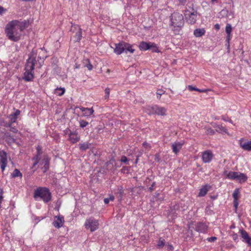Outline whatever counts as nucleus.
Masks as SVG:
<instances>
[{
    "label": "nucleus",
    "instance_id": "obj_62",
    "mask_svg": "<svg viewBox=\"0 0 251 251\" xmlns=\"http://www.w3.org/2000/svg\"><path fill=\"white\" fill-rule=\"evenodd\" d=\"M233 239L235 240V236H234V235H233Z\"/></svg>",
    "mask_w": 251,
    "mask_h": 251
},
{
    "label": "nucleus",
    "instance_id": "obj_17",
    "mask_svg": "<svg viewBox=\"0 0 251 251\" xmlns=\"http://www.w3.org/2000/svg\"><path fill=\"white\" fill-rule=\"evenodd\" d=\"M248 176L245 174L236 172V181H238L240 183H244L247 181Z\"/></svg>",
    "mask_w": 251,
    "mask_h": 251
},
{
    "label": "nucleus",
    "instance_id": "obj_38",
    "mask_svg": "<svg viewBox=\"0 0 251 251\" xmlns=\"http://www.w3.org/2000/svg\"><path fill=\"white\" fill-rule=\"evenodd\" d=\"M110 90L109 88H106L105 89V95L104 96L105 99H108L109 97Z\"/></svg>",
    "mask_w": 251,
    "mask_h": 251
},
{
    "label": "nucleus",
    "instance_id": "obj_1",
    "mask_svg": "<svg viewBox=\"0 0 251 251\" xmlns=\"http://www.w3.org/2000/svg\"><path fill=\"white\" fill-rule=\"evenodd\" d=\"M26 27L25 22L14 20L9 22L6 26L5 33L8 38L12 41L17 42L20 40L22 32Z\"/></svg>",
    "mask_w": 251,
    "mask_h": 251
},
{
    "label": "nucleus",
    "instance_id": "obj_47",
    "mask_svg": "<svg viewBox=\"0 0 251 251\" xmlns=\"http://www.w3.org/2000/svg\"><path fill=\"white\" fill-rule=\"evenodd\" d=\"M207 133L208 134H213L214 133V131L213 129L210 128L207 129Z\"/></svg>",
    "mask_w": 251,
    "mask_h": 251
},
{
    "label": "nucleus",
    "instance_id": "obj_14",
    "mask_svg": "<svg viewBox=\"0 0 251 251\" xmlns=\"http://www.w3.org/2000/svg\"><path fill=\"white\" fill-rule=\"evenodd\" d=\"M76 108H78L82 112V115L84 117H89L91 115H92L94 112V110L93 108H85L83 107H76Z\"/></svg>",
    "mask_w": 251,
    "mask_h": 251
},
{
    "label": "nucleus",
    "instance_id": "obj_30",
    "mask_svg": "<svg viewBox=\"0 0 251 251\" xmlns=\"http://www.w3.org/2000/svg\"><path fill=\"white\" fill-rule=\"evenodd\" d=\"M84 61L85 62L84 63H86L84 66L86 67L89 71H91L93 68V66L92 64L90 63V59L88 58L86 59L85 60H84Z\"/></svg>",
    "mask_w": 251,
    "mask_h": 251
},
{
    "label": "nucleus",
    "instance_id": "obj_59",
    "mask_svg": "<svg viewBox=\"0 0 251 251\" xmlns=\"http://www.w3.org/2000/svg\"><path fill=\"white\" fill-rule=\"evenodd\" d=\"M194 223H195L194 222H192L191 223H190L189 226V228H190L191 225H193Z\"/></svg>",
    "mask_w": 251,
    "mask_h": 251
},
{
    "label": "nucleus",
    "instance_id": "obj_48",
    "mask_svg": "<svg viewBox=\"0 0 251 251\" xmlns=\"http://www.w3.org/2000/svg\"><path fill=\"white\" fill-rule=\"evenodd\" d=\"M5 9L1 6H0V14L3 13L4 11H5Z\"/></svg>",
    "mask_w": 251,
    "mask_h": 251
},
{
    "label": "nucleus",
    "instance_id": "obj_50",
    "mask_svg": "<svg viewBox=\"0 0 251 251\" xmlns=\"http://www.w3.org/2000/svg\"><path fill=\"white\" fill-rule=\"evenodd\" d=\"M108 199H109L110 201H113L114 200L115 197L113 195H110L109 198H108Z\"/></svg>",
    "mask_w": 251,
    "mask_h": 251
},
{
    "label": "nucleus",
    "instance_id": "obj_25",
    "mask_svg": "<svg viewBox=\"0 0 251 251\" xmlns=\"http://www.w3.org/2000/svg\"><path fill=\"white\" fill-rule=\"evenodd\" d=\"M216 130L220 133L226 132V129L221 125H216L214 126Z\"/></svg>",
    "mask_w": 251,
    "mask_h": 251
},
{
    "label": "nucleus",
    "instance_id": "obj_55",
    "mask_svg": "<svg viewBox=\"0 0 251 251\" xmlns=\"http://www.w3.org/2000/svg\"><path fill=\"white\" fill-rule=\"evenodd\" d=\"M228 118H226L225 116H222V119L223 120L225 121H227Z\"/></svg>",
    "mask_w": 251,
    "mask_h": 251
},
{
    "label": "nucleus",
    "instance_id": "obj_35",
    "mask_svg": "<svg viewBox=\"0 0 251 251\" xmlns=\"http://www.w3.org/2000/svg\"><path fill=\"white\" fill-rule=\"evenodd\" d=\"M165 91L162 89H157L156 91L157 98L159 100L160 99L161 96L164 94Z\"/></svg>",
    "mask_w": 251,
    "mask_h": 251
},
{
    "label": "nucleus",
    "instance_id": "obj_9",
    "mask_svg": "<svg viewBox=\"0 0 251 251\" xmlns=\"http://www.w3.org/2000/svg\"><path fill=\"white\" fill-rule=\"evenodd\" d=\"M185 141L183 140L180 141H176L172 144V149L173 152L177 154L181 150L182 146L184 145Z\"/></svg>",
    "mask_w": 251,
    "mask_h": 251
},
{
    "label": "nucleus",
    "instance_id": "obj_41",
    "mask_svg": "<svg viewBox=\"0 0 251 251\" xmlns=\"http://www.w3.org/2000/svg\"><path fill=\"white\" fill-rule=\"evenodd\" d=\"M216 240H217V237H208L206 239L207 241L210 242H214Z\"/></svg>",
    "mask_w": 251,
    "mask_h": 251
},
{
    "label": "nucleus",
    "instance_id": "obj_2",
    "mask_svg": "<svg viewBox=\"0 0 251 251\" xmlns=\"http://www.w3.org/2000/svg\"><path fill=\"white\" fill-rule=\"evenodd\" d=\"M184 25V17L182 14L178 12H174L170 16V26H172V30L176 34H178Z\"/></svg>",
    "mask_w": 251,
    "mask_h": 251
},
{
    "label": "nucleus",
    "instance_id": "obj_51",
    "mask_svg": "<svg viewBox=\"0 0 251 251\" xmlns=\"http://www.w3.org/2000/svg\"><path fill=\"white\" fill-rule=\"evenodd\" d=\"M109 199L108 198H105L104 199V202L105 204H108L109 202Z\"/></svg>",
    "mask_w": 251,
    "mask_h": 251
},
{
    "label": "nucleus",
    "instance_id": "obj_44",
    "mask_svg": "<svg viewBox=\"0 0 251 251\" xmlns=\"http://www.w3.org/2000/svg\"><path fill=\"white\" fill-rule=\"evenodd\" d=\"M3 200L2 192H0V207H1V204Z\"/></svg>",
    "mask_w": 251,
    "mask_h": 251
},
{
    "label": "nucleus",
    "instance_id": "obj_13",
    "mask_svg": "<svg viewBox=\"0 0 251 251\" xmlns=\"http://www.w3.org/2000/svg\"><path fill=\"white\" fill-rule=\"evenodd\" d=\"M80 137L76 131H72L70 130L69 133V140L72 144L76 143L79 141Z\"/></svg>",
    "mask_w": 251,
    "mask_h": 251
},
{
    "label": "nucleus",
    "instance_id": "obj_33",
    "mask_svg": "<svg viewBox=\"0 0 251 251\" xmlns=\"http://www.w3.org/2000/svg\"><path fill=\"white\" fill-rule=\"evenodd\" d=\"M82 32H81V29L80 28H79V30L78 32H77L75 34V37H76V41H79L82 37Z\"/></svg>",
    "mask_w": 251,
    "mask_h": 251
},
{
    "label": "nucleus",
    "instance_id": "obj_5",
    "mask_svg": "<svg viewBox=\"0 0 251 251\" xmlns=\"http://www.w3.org/2000/svg\"><path fill=\"white\" fill-rule=\"evenodd\" d=\"M115 47L114 52L117 55H120L124 52L126 53L127 51L133 53L135 51L132 45L124 41L115 44Z\"/></svg>",
    "mask_w": 251,
    "mask_h": 251
},
{
    "label": "nucleus",
    "instance_id": "obj_29",
    "mask_svg": "<svg viewBox=\"0 0 251 251\" xmlns=\"http://www.w3.org/2000/svg\"><path fill=\"white\" fill-rule=\"evenodd\" d=\"M165 243V239L161 237L159 238V240L157 242V248H158V249L162 248L164 246Z\"/></svg>",
    "mask_w": 251,
    "mask_h": 251
},
{
    "label": "nucleus",
    "instance_id": "obj_24",
    "mask_svg": "<svg viewBox=\"0 0 251 251\" xmlns=\"http://www.w3.org/2000/svg\"><path fill=\"white\" fill-rule=\"evenodd\" d=\"M224 175L225 176H226V178L231 179H235V172L225 171L224 173Z\"/></svg>",
    "mask_w": 251,
    "mask_h": 251
},
{
    "label": "nucleus",
    "instance_id": "obj_20",
    "mask_svg": "<svg viewBox=\"0 0 251 251\" xmlns=\"http://www.w3.org/2000/svg\"><path fill=\"white\" fill-rule=\"evenodd\" d=\"M197 12H193L190 14L189 16L187 17V21L191 24H194L196 23L197 21Z\"/></svg>",
    "mask_w": 251,
    "mask_h": 251
},
{
    "label": "nucleus",
    "instance_id": "obj_57",
    "mask_svg": "<svg viewBox=\"0 0 251 251\" xmlns=\"http://www.w3.org/2000/svg\"><path fill=\"white\" fill-rule=\"evenodd\" d=\"M179 1L180 3L184 4L186 2V0H179Z\"/></svg>",
    "mask_w": 251,
    "mask_h": 251
},
{
    "label": "nucleus",
    "instance_id": "obj_12",
    "mask_svg": "<svg viewBox=\"0 0 251 251\" xmlns=\"http://www.w3.org/2000/svg\"><path fill=\"white\" fill-rule=\"evenodd\" d=\"M64 223V217L62 216H55L52 223L53 226L57 228L62 227Z\"/></svg>",
    "mask_w": 251,
    "mask_h": 251
},
{
    "label": "nucleus",
    "instance_id": "obj_18",
    "mask_svg": "<svg viewBox=\"0 0 251 251\" xmlns=\"http://www.w3.org/2000/svg\"><path fill=\"white\" fill-rule=\"evenodd\" d=\"M210 188L211 186L208 184L202 186L200 190V192L198 194L199 197H204L205 196Z\"/></svg>",
    "mask_w": 251,
    "mask_h": 251
},
{
    "label": "nucleus",
    "instance_id": "obj_37",
    "mask_svg": "<svg viewBox=\"0 0 251 251\" xmlns=\"http://www.w3.org/2000/svg\"><path fill=\"white\" fill-rule=\"evenodd\" d=\"M143 146L148 151H149L151 149V145L146 142H145L143 143Z\"/></svg>",
    "mask_w": 251,
    "mask_h": 251
},
{
    "label": "nucleus",
    "instance_id": "obj_42",
    "mask_svg": "<svg viewBox=\"0 0 251 251\" xmlns=\"http://www.w3.org/2000/svg\"><path fill=\"white\" fill-rule=\"evenodd\" d=\"M11 124H10L9 126L10 127V130L14 133H17L18 132V129L15 127L11 126Z\"/></svg>",
    "mask_w": 251,
    "mask_h": 251
},
{
    "label": "nucleus",
    "instance_id": "obj_23",
    "mask_svg": "<svg viewBox=\"0 0 251 251\" xmlns=\"http://www.w3.org/2000/svg\"><path fill=\"white\" fill-rule=\"evenodd\" d=\"M187 88L190 91H196L200 93H205L208 91L207 89H200L192 85H188Z\"/></svg>",
    "mask_w": 251,
    "mask_h": 251
},
{
    "label": "nucleus",
    "instance_id": "obj_27",
    "mask_svg": "<svg viewBox=\"0 0 251 251\" xmlns=\"http://www.w3.org/2000/svg\"><path fill=\"white\" fill-rule=\"evenodd\" d=\"M65 92V89L64 88H57L54 90V94L58 96H62Z\"/></svg>",
    "mask_w": 251,
    "mask_h": 251
},
{
    "label": "nucleus",
    "instance_id": "obj_49",
    "mask_svg": "<svg viewBox=\"0 0 251 251\" xmlns=\"http://www.w3.org/2000/svg\"><path fill=\"white\" fill-rule=\"evenodd\" d=\"M41 150V148L40 146H38L37 148V151L38 152V155L39 156V154L40 153V151Z\"/></svg>",
    "mask_w": 251,
    "mask_h": 251
},
{
    "label": "nucleus",
    "instance_id": "obj_40",
    "mask_svg": "<svg viewBox=\"0 0 251 251\" xmlns=\"http://www.w3.org/2000/svg\"><path fill=\"white\" fill-rule=\"evenodd\" d=\"M33 159L35 160V162L33 164V167H35L39 162V157L38 155H37L36 157L33 158Z\"/></svg>",
    "mask_w": 251,
    "mask_h": 251
},
{
    "label": "nucleus",
    "instance_id": "obj_19",
    "mask_svg": "<svg viewBox=\"0 0 251 251\" xmlns=\"http://www.w3.org/2000/svg\"><path fill=\"white\" fill-rule=\"evenodd\" d=\"M20 110L17 109L13 114H11L9 115L10 124L16 123L18 119V116L20 114Z\"/></svg>",
    "mask_w": 251,
    "mask_h": 251
},
{
    "label": "nucleus",
    "instance_id": "obj_53",
    "mask_svg": "<svg viewBox=\"0 0 251 251\" xmlns=\"http://www.w3.org/2000/svg\"><path fill=\"white\" fill-rule=\"evenodd\" d=\"M230 39V34H227L226 41L228 43Z\"/></svg>",
    "mask_w": 251,
    "mask_h": 251
},
{
    "label": "nucleus",
    "instance_id": "obj_43",
    "mask_svg": "<svg viewBox=\"0 0 251 251\" xmlns=\"http://www.w3.org/2000/svg\"><path fill=\"white\" fill-rule=\"evenodd\" d=\"M235 196H236V195H235V190H234L233 193H232V197L233 198V206L235 208Z\"/></svg>",
    "mask_w": 251,
    "mask_h": 251
},
{
    "label": "nucleus",
    "instance_id": "obj_28",
    "mask_svg": "<svg viewBox=\"0 0 251 251\" xmlns=\"http://www.w3.org/2000/svg\"><path fill=\"white\" fill-rule=\"evenodd\" d=\"M79 146L80 150L82 151H84L89 148L90 144L88 143H84L82 144H79Z\"/></svg>",
    "mask_w": 251,
    "mask_h": 251
},
{
    "label": "nucleus",
    "instance_id": "obj_52",
    "mask_svg": "<svg viewBox=\"0 0 251 251\" xmlns=\"http://www.w3.org/2000/svg\"><path fill=\"white\" fill-rule=\"evenodd\" d=\"M239 189H236V200L238 199L239 198Z\"/></svg>",
    "mask_w": 251,
    "mask_h": 251
},
{
    "label": "nucleus",
    "instance_id": "obj_21",
    "mask_svg": "<svg viewBox=\"0 0 251 251\" xmlns=\"http://www.w3.org/2000/svg\"><path fill=\"white\" fill-rule=\"evenodd\" d=\"M151 44V43H147L144 41H142L140 43L139 45V48L140 50L146 51L150 49Z\"/></svg>",
    "mask_w": 251,
    "mask_h": 251
},
{
    "label": "nucleus",
    "instance_id": "obj_56",
    "mask_svg": "<svg viewBox=\"0 0 251 251\" xmlns=\"http://www.w3.org/2000/svg\"><path fill=\"white\" fill-rule=\"evenodd\" d=\"M168 249L170 251H173L174 250V247L172 245H169Z\"/></svg>",
    "mask_w": 251,
    "mask_h": 251
},
{
    "label": "nucleus",
    "instance_id": "obj_39",
    "mask_svg": "<svg viewBox=\"0 0 251 251\" xmlns=\"http://www.w3.org/2000/svg\"><path fill=\"white\" fill-rule=\"evenodd\" d=\"M120 161L121 162L128 164V159H127V157L125 155H123L121 157Z\"/></svg>",
    "mask_w": 251,
    "mask_h": 251
},
{
    "label": "nucleus",
    "instance_id": "obj_36",
    "mask_svg": "<svg viewBox=\"0 0 251 251\" xmlns=\"http://www.w3.org/2000/svg\"><path fill=\"white\" fill-rule=\"evenodd\" d=\"M231 30H232V27H231V25L229 24H226V31L227 34H230Z\"/></svg>",
    "mask_w": 251,
    "mask_h": 251
},
{
    "label": "nucleus",
    "instance_id": "obj_46",
    "mask_svg": "<svg viewBox=\"0 0 251 251\" xmlns=\"http://www.w3.org/2000/svg\"><path fill=\"white\" fill-rule=\"evenodd\" d=\"M7 142L8 143H14L15 142V139L13 138H9L7 139Z\"/></svg>",
    "mask_w": 251,
    "mask_h": 251
},
{
    "label": "nucleus",
    "instance_id": "obj_32",
    "mask_svg": "<svg viewBox=\"0 0 251 251\" xmlns=\"http://www.w3.org/2000/svg\"><path fill=\"white\" fill-rule=\"evenodd\" d=\"M12 176L14 177H18V176L22 177V174L19 170L16 169L14 170V171H13V172L12 173Z\"/></svg>",
    "mask_w": 251,
    "mask_h": 251
},
{
    "label": "nucleus",
    "instance_id": "obj_26",
    "mask_svg": "<svg viewBox=\"0 0 251 251\" xmlns=\"http://www.w3.org/2000/svg\"><path fill=\"white\" fill-rule=\"evenodd\" d=\"M155 105L152 106H148L146 108V112L148 113L149 115H154L155 114Z\"/></svg>",
    "mask_w": 251,
    "mask_h": 251
},
{
    "label": "nucleus",
    "instance_id": "obj_61",
    "mask_svg": "<svg viewBox=\"0 0 251 251\" xmlns=\"http://www.w3.org/2000/svg\"><path fill=\"white\" fill-rule=\"evenodd\" d=\"M79 68V65H76H76H75V68L78 69V68Z\"/></svg>",
    "mask_w": 251,
    "mask_h": 251
},
{
    "label": "nucleus",
    "instance_id": "obj_11",
    "mask_svg": "<svg viewBox=\"0 0 251 251\" xmlns=\"http://www.w3.org/2000/svg\"><path fill=\"white\" fill-rule=\"evenodd\" d=\"M195 226L196 231L199 232L205 233L207 230L208 226L205 223L199 222L196 223Z\"/></svg>",
    "mask_w": 251,
    "mask_h": 251
},
{
    "label": "nucleus",
    "instance_id": "obj_15",
    "mask_svg": "<svg viewBox=\"0 0 251 251\" xmlns=\"http://www.w3.org/2000/svg\"><path fill=\"white\" fill-rule=\"evenodd\" d=\"M240 147L246 151H251V141H247L242 139L239 141Z\"/></svg>",
    "mask_w": 251,
    "mask_h": 251
},
{
    "label": "nucleus",
    "instance_id": "obj_34",
    "mask_svg": "<svg viewBox=\"0 0 251 251\" xmlns=\"http://www.w3.org/2000/svg\"><path fill=\"white\" fill-rule=\"evenodd\" d=\"M79 122V126H80V127H81L82 128H84V127H86L89 124L88 122H87L83 120H80Z\"/></svg>",
    "mask_w": 251,
    "mask_h": 251
},
{
    "label": "nucleus",
    "instance_id": "obj_54",
    "mask_svg": "<svg viewBox=\"0 0 251 251\" xmlns=\"http://www.w3.org/2000/svg\"><path fill=\"white\" fill-rule=\"evenodd\" d=\"M154 185H155V182H154L152 183L151 187H150V188H149V190L150 191H152L153 190V187L154 186Z\"/></svg>",
    "mask_w": 251,
    "mask_h": 251
},
{
    "label": "nucleus",
    "instance_id": "obj_45",
    "mask_svg": "<svg viewBox=\"0 0 251 251\" xmlns=\"http://www.w3.org/2000/svg\"><path fill=\"white\" fill-rule=\"evenodd\" d=\"M214 28L217 30H219L220 28V25L219 24H216V25H214Z\"/></svg>",
    "mask_w": 251,
    "mask_h": 251
},
{
    "label": "nucleus",
    "instance_id": "obj_58",
    "mask_svg": "<svg viewBox=\"0 0 251 251\" xmlns=\"http://www.w3.org/2000/svg\"><path fill=\"white\" fill-rule=\"evenodd\" d=\"M159 155L158 154H155V160L157 159L158 160Z\"/></svg>",
    "mask_w": 251,
    "mask_h": 251
},
{
    "label": "nucleus",
    "instance_id": "obj_8",
    "mask_svg": "<svg viewBox=\"0 0 251 251\" xmlns=\"http://www.w3.org/2000/svg\"><path fill=\"white\" fill-rule=\"evenodd\" d=\"M7 164V153L4 151H0V166L3 172Z\"/></svg>",
    "mask_w": 251,
    "mask_h": 251
},
{
    "label": "nucleus",
    "instance_id": "obj_10",
    "mask_svg": "<svg viewBox=\"0 0 251 251\" xmlns=\"http://www.w3.org/2000/svg\"><path fill=\"white\" fill-rule=\"evenodd\" d=\"M242 241L248 244L249 246H251V237H250L248 233L243 229H240L239 231Z\"/></svg>",
    "mask_w": 251,
    "mask_h": 251
},
{
    "label": "nucleus",
    "instance_id": "obj_22",
    "mask_svg": "<svg viewBox=\"0 0 251 251\" xmlns=\"http://www.w3.org/2000/svg\"><path fill=\"white\" fill-rule=\"evenodd\" d=\"M205 33V30L204 28H197L194 31V35L196 37H200Z\"/></svg>",
    "mask_w": 251,
    "mask_h": 251
},
{
    "label": "nucleus",
    "instance_id": "obj_16",
    "mask_svg": "<svg viewBox=\"0 0 251 251\" xmlns=\"http://www.w3.org/2000/svg\"><path fill=\"white\" fill-rule=\"evenodd\" d=\"M155 114L158 116H164L166 115L167 109L157 105H155Z\"/></svg>",
    "mask_w": 251,
    "mask_h": 251
},
{
    "label": "nucleus",
    "instance_id": "obj_6",
    "mask_svg": "<svg viewBox=\"0 0 251 251\" xmlns=\"http://www.w3.org/2000/svg\"><path fill=\"white\" fill-rule=\"evenodd\" d=\"M99 225V221L93 217L86 219L84 223L85 228L87 230H89L91 232L98 229Z\"/></svg>",
    "mask_w": 251,
    "mask_h": 251
},
{
    "label": "nucleus",
    "instance_id": "obj_7",
    "mask_svg": "<svg viewBox=\"0 0 251 251\" xmlns=\"http://www.w3.org/2000/svg\"><path fill=\"white\" fill-rule=\"evenodd\" d=\"M214 157L212 151L210 150H206L202 152L201 159L204 163H210Z\"/></svg>",
    "mask_w": 251,
    "mask_h": 251
},
{
    "label": "nucleus",
    "instance_id": "obj_3",
    "mask_svg": "<svg viewBox=\"0 0 251 251\" xmlns=\"http://www.w3.org/2000/svg\"><path fill=\"white\" fill-rule=\"evenodd\" d=\"M36 62L35 57L32 55H30L27 60L23 76V79L25 81H31L34 78L33 70Z\"/></svg>",
    "mask_w": 251,
    "mask_h": 251
},
{
    "label": "nucleus",
    "instance_id": "obj_60",
    "mask_svg": "<svg viewBox=\"0 0 251 251\" xmlns=\"http://www.w3.org/2000/svg\"><path fill=\"white\" fill-rule=\"evenodd\" d=\"M234 228V224H232L230 226V228L232 229V228Z\"/></svg>",
    "mask_w": 251,
    "mask_h": 251
},
{
    "label": "nucleus",
    "instance_id": "obj_64",
    "mask_svg": "<svg viewBox=\"0 0 251 251\" xmlns=\"http://www.w3.org/2000/svg\"><path fill=\"white\" fill-rule=\"evenodd\" d=\"M236 207H237V205H238V203L237 202H236Z\"/></svg>",
    "mask_w": 251,
    "mask_h": 251
},
{
    "label": "nucleus",
    "instance_id": "obj_63",
    "mask_svg": "<svg viewBox=\"0 0 251 251\" xmlns=\"http://www.w3.org/2000/svg\"><path fill=\"white\" fill-rule=\"evenodd\" d=\"M47 164H48V162L46 161V163H45V165H47ZM45 167H46V166H45Z\"/></svg>",
    "mask_w": 251,
    "mask_h": 251
},
{
    "label": "nucleus",
    "instance_id": "obj_4",
    "mask_svg": "<svg viewBox=\"0 0 251 251\" xmlns=\"http://www.w3.org/2000/svg\"><path fill=\"white\" fill-rule=\"evenodd\" d=\"M33 197L35 199L39 198L44 202L47 203L51 200V194L48 188L39 187L34 190Z\"/></svg>",
    "mask_w": 251,
    "mask_h": 251
},
{
    "label": "nucleus",
    "instance_id": "obj_31",
    "mask_svg": "<svg viewBox=\"0 0 251 251\" xmlns=\"http://www.w3.org/2000/svg\"><path fill=\"white\" fill-rule=\"evenodd\" d=\"M150 49H151L152 52H159L160 50H159L157 46L154 43H151V48Z\"/></svg>",
    "mask_w": 251,
    "mask_h": 251
}]
</instances>
